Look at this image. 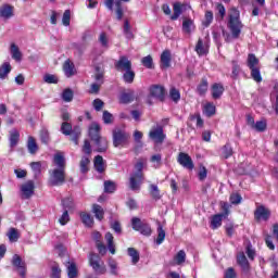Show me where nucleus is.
I'll return each mask as SVG.
<instances>
[{
	"label": "nucleus",
	"instance_id": "1",
	"mask_svg": "<svg viewBox=\"0 0 278 278\" xmlns=\"http://www.w3.org/2000/svg\"><path fill=\"white\" fill-rule=\"evenodd\" d=\"M54 166L56 168L49 170V181L51 186H62L66 181V159L62 153H56L53 157Z\"/></svg>",
	"mask_w": 278,
	"mask_h": 278
},
{
	"label": "nucleus",
	"instance_id": "2",
	"mask_svg": "<svg viewBox=\"0 0 278 278\" xmlns=\"http://www.w3.org/2000/svg\"><path fill=\"white\" fill-rule=\"evenodd\" d=\"M146 166L147 159H138V161L135 164V172H132L129 177L130 190H140V186H142V181H144V173H142V170H144Z\"/></svg>",
	"mask_w": 278,
	"mask_h": 278
},
{
	"label": "nucleus",
	"instance_id": "3",
	"mask_svg": "<svg viewBox=\"0 0 278 278\" xmlns=\"http://www.w3.org/2000/svg\"><path fill=\"white\" fill-rule=\"evenodd\" d=\"M243 27L244 25L240 21V11L236 8H231L228 12V28L232 34V38H240Z\"/></svg>",
	"mask_w": 278,
	"mask_h": 278
},
{
	"label": "nucleus",
	"instance_id": "4",
	"mask_svg": "<svg viewBox=\"0 0 278 278\" xmlns=\"http://www.w3.org/2000/svg\"><path fill=\"white\" fill-rule=\"evenodd\" d=\"M129 140V134L123 128H115L113 130V146L115 148L125 147Z\"/></svg>",
	"mask_w": 278,
	"mask_h": 278
},
{
	"label": "nucleus",
	"instance_id": "5",
	"mask_svg": "<svg viewBox=\"0 0 278 278\" xmlns=\"http://www.w3.org/2000/svg\"><path fill=\"white\" fill-rule=\"evenodd\" d=\"M131 227L135 231H140L142 236H151V226L144 222H141L138 217H134L131 219Z\"/></svg>",
	"mask_w": 278,
	"mask_h": 278
},
{
	"label": "nucleus",
	"instance_id": "6",
	"mask_svg": "<svg viewBox=\"0 0 278 278\" xmlns=\"http://www.w3.org/2000/svg\"><path fill=\"white\" fill-rule=\"evenodd\" d=\"M89 264L93 268L94 273H98L99 275H103L105 273V265L98 254H90Z\"/></svg>",
	"mask_w": 278,
	"mask_h": 278
},
{
	"label": "nucleus",
	"instance_id": "7",
	"mask_svg": "<svg viewBox=\"0 0 278 278\" xmlns=\"http://www.w3.org/2000/svg\"><path fill=\"white\" fill-rule=\"evenodd\" d=\"M150 140H153L155 144H162L166 140V135L164 134V128L162 126H156L151 128L149 132Z\"/></svg>",
	"mask_w": 278,
	"mask_h": 278
},
{
	"label": "nucleus",
	"instance_id": "8",
	"mask_svg": "<svg viewBox=\"0 0 278 278\" xmlns=\"http://www.w3.org/2000/svg\"><path fill=\"white\" fill-rule=\"evenodd\" d=\"M149 94L156 101H164L166 99V89L162 85H152L149 88Z\"/></svg>",
	"mask_w": 278,
	"mask_h": 278
},
{
	"label": "nucleus",
	"instance_id": "9",
	"mask_svg": "<svg viewBox=\"0 0 278 278\" xmlns=\"http://www.w3.org/2000/svg\"><path fill=\"white\" fill-rule=\"evenodd\" d=\"M11 264L12 266H14L15 270L21 277H25V275L27 274V265L25 264V261L21 258V255L14 254Z\"/></svg>",
	"mask_w": 278,
	"mask_h": 278
},
{
	"label": "nucleus",
	"instance_id": "10",
	"mask_svg": "<svg viewBox=\"0 0 278 278\" xmlns=\"http://www.w3.org/2000/svg\"><path fill=\"white\" fill-rule=\"evenodd\" d=\"M177 162L182 166V168H187V170H193L194 169V162L192 161V157H190V154L186 152H180L177 156Z\"/></svg>",
	"mask_w": 278,
	"mask_h": 278
},
{
	"label": "nucleus",
	"instance_id": "11",
	"mask_svg": "<svg viewBox=\"0 0 278 278\" xmlns=\"http://www.w3.org/2000/svg\"><path fill=\"white\" fill-rule=\"evenodd\" d=\"M121 1H129V0H105L104 4L109 10H114V3L116 8L117 21L123 18V7L121 5Z\"/></svg>",
	"mask_w": 278,
	"mask_h": 278
},
{
	"label": "nucleus",
	"instance_id": "12",
	"mask_svg": "<svg viewBox=\"0 0 278 278\" xmlns=\"http://www.w3.org/2000/svg\"><path fill=\"white\" fill-rule=\"evenodd\" d=\"M9 142H10V151L9 153H13L15 147L21 142V132L16 129H12L9 131Z\"/></svg>",
	"mask_w": 278,
	"mask_h": 278
},
{
	"label": "nucleus",
	"instance_id": "13",
	"mask_svg": "<svg viewBox=\"0 0 278 278\" xmlns=\"http://www.w3.org/2000/svg\"><path fill=\"white\" fill-rule=\"evenodd\" d=\"M115 68L118 73H125V71L131 70V61L127 56H121L115 63Z\"/></svg>",
	"mask_w": 278,
	"mask_h": 278
},
{
	"label": "nucleus",
	"instance_id": "14",
	"mask_svg": "<svg viewBox=\"0 0 278 278\" xmlns=\"http://www.w3.org/2000/svg\"><path fill=\"white\" fill-rule=\"evenodd\" d=\"M14 16V7L11 4H2L0 7V18L2 21H10Z\"/></svg>",
	"mask_w": 278,
	"mask_h": 278
},
{
	"label": "nucleus",
	"instance_id": "15",
	"mask_svg": "<svg viewBox=\"0 0 278 278\" xmlns=\"http://www.w3.org/2000/svg\"><path fill=\"white\" fill-rule=\"evenodd\" d=\"M254 218L256 220H268L270 218V210L264 205L258 206L254 212Z\"/></svg>",
	"mask_w": 278,
	"mask_h": 278
},
{
	"label": "nucleus",
	"instance_id": "16",
	"mask_svg": "<svg viewBox=\"0 0 278 278\" xmlns=\"http://www.w3.org/2000/svg\"><path fill=\"white\" fill-rule=\"evenodd\" d=\"M22 194L24 199H29L34 194V181L28 180L26 184L22 185Z\"/></svg>",
	"mask_w": 278,
	"mask_h": 278
},
{
	"label": "nucleus",
	"instance_id": "17",
	"mask_svg": "<svg viewBox=\"0 0 278 278\" xmlns=\"http://www.w3.org/2000/svg\"><path fill=\"white\" fill-rule=\"evenodd\" d=\"M63 73L65 74V77H73V75H75V64L72 63L71 60H66L63 63Z\"/></svg>",
	"mask_w": 278,
	"mask_h": 278
},
{
	"label": "nucleus",
	"instance_id": "18",
	"mask_svg": "<svg viewBox=\"0 0 278 278\" xmlns=\"http://www.w3.org/2000/svg\"><path fill=\"white\" fill-rule=\"evenodd\" d=\"M172 55L169 50L163 51L161 54V66L162 68H170Z\"/></svg>",
	"mask_w": 278,
	"mask_h": 278
},
{
	"label": "nucleus",
	"instance_id": "19",
	"mask_svg": "<svg viewBox=\"0 0 278 278\" xmlns=\"http://www.w3.org/2000/svg\"><path fill=\"white\" fill-rule=\"evenodd\" d=\"M99 131H101V126L99 124H91L89 127V136L91 140L97 141L101 138V135H99Z\"/></svg>",
	"mask_w": 278,
	"mask_h": 278
},
{
	"label": "nucleus",
	"instance_id": "20",
	"mask_svg": "<svg viewBox=\"0 0 278 278\" xmlns=\"http://www.w3.org/2000/svg\"><path fill=\"white\" fill-rule=\"evenodd\" d=\"M93 166L98 173H105V161L103 156L97 155L93 160Z\"/></svg>",
	"mask_w": 278,
	"mask_h": 278
},
{
	"label": "nucleus",
	"instance_id": "21",
	"mask_svg": "<svg viewBox=\"0 0 278 278\" xmlns=\"http://www.w3.org/2000/svg\"><path fill=\"white\" fill-rule=\"evenodd\" d=\"M94 144L97 147L96 151L98 153H105V151H108V139H105L104 137H100V139H97L94 141Z\"/></svg>",
	"mask_w": 278,
	"mask_h": 278
},
{
	"label": "nucleus",
	"instance_id": "22",
	"mask_svg": "<svg viewBox=\"0 0 278 278\" xmlns=\"http://www.w3.org/2000/svg\"><path fill=\"white\" fill-rule=\"evenodd\" d=\"M89 166H90V156H88V155L81 156L80 162H79V168H80V173H83V175H86V173H88V170H90Z\"/></svg>",
	"mask_w": 278,
	"mask_h": 278
},
{
	"label": "nucleus",
	"instance_id": "23",
	"mask_svg": "<svg viewBox=\"0 0 278 278\" xmlns=\"http://www.w3.org/2000/svg\"><path fill=\"white\" fill-rule=\"evenodd\" d=\"M27 149L30 155H36V153H38V143L36 142V139L31 136H29L27 140Z\"/></svg>",
	"mask_w": 278,
	"mask_h": 278
},
{
	"label": "nucleus",
	"instance_id": "24",
	"mask_svg": "<svg viewBox=\"0 0 278 278\" xmlns=\"http://www.w3.org/2000/svg\"><path fill=\"white\" fill-rule=\"evenodd\" d=\"M11 56L15 62H21L23 60V52H21V49H18L16 43L11 45Z\"/></svg>",
	"mask_w": 278,
	"mask_h": 278
},
{
	"label": "nucleus",
	"instance_id": "25",
	"mask_svg": "<svg viewBox=\"0 0 278 278\" xmlns=\"http://www.w3.org/2000/svg\"><path fill=\"white\" fill-rule=\"evenodd\" d=\"M225 92V87L220 84H214L212 86V97L213 99H220L223 97V93Z\"/></svg>",
	"mask_w": 278,
	"mask_h": 278
},
{
	"label": "nucleus",
	"instance_id": "26",
	"mask_svg": "<svg viewBox=\"0 0 278 278\" xmlns=\"http://www.w3.org/2000/svg\"><path fill=\"white\" fill-rule=\"evenodd\" d=\"M223 218H225V214L213 215L211 219V229H218V227L223 225Z\"/></svg>",
	"mask_w": 278,
	"mask_h": 278
},
{
	"label": "nucleus",
	"instance_id": "27",
	"mask_svg": "<svg viewBox=\"0 0 278 278\" xmlns=\"http://www.w3.org/2000/svg\"><path fill=\"white\" fill-rule=\"evenodd\" d=\"M182 31L185 34H192V31H194V21L191 18H185L182 21Z\"/></svg>",
	"mask_w": 278,
	"mask_h": 278
},
{
	"label": "nucleus",
	"instance_id": "28",
	"mask_svg": "<svg viewBox=\"0 0 278 278\" xmlns=\"http://www.w3.org/2000/svg\"><path fill=\"white\" fill-rule=\"evenodd\" d=\"M104 239L106 240L108 249L112 255L116 253V248L114 245V236H112L111 232H106L104 236Z\"/></svg>",
	"mask_w": 278,
	"mask_h": 278
},
{
	"label": "nucleus",
	"instance_id": "29",
	"mask_svg": "<svg viewBox=\"0 0 278 278\" xmlns=\"http://www.w3.org/2000/svg\"><path fill=\"white\" fill-rule=\"evenodd\" d=\"M195 53H198V55H207V42H203V39H199L195 46Z\"/></svg>",
	"mask_w": 278,
	"mask_h": 278
},
{
	"label": "nucleus",
	"instance_id": "30",
	"mask_svg": "<svg viewBox=\"0 0 278 278\" xmlns=\"http://www.w3.org/2000/svg\"><path fill=\"white\" fill-rule=\"evenodd\" d=\"M12 72V65L5 62L0 67V79H8V75Z\"/></svg>",
	"mask_w": 278,
	"mask_h": 278
},
{
	"label": "nucleus",
	"instance_id": "31",
	"mask_svg": "<svg viewBox=\"0 0 278 278\" xmlns=\"http://www.w3.org/2000/svg\"><path fill=\"white\" fill-rule=\"evenodd\" d=\"M237 262L239 266H241L242 270H244L245 273L249 271V260H247V256L244 255V253H240L237 256Z\"/></svg>",
	"mask_w": 278,
	"mask_h": 278
},
{
	"label": "nucleus",
	"instance_id": "32",
	"mask_svg": "<svg viewBox=\"0 0 278 278\" xmlns=\"http://www.w3.org/2000/svg\"><path fill=\"white\" fill-rule=\"evenodd\" d=\"M83 42L81 43H75L74 48L78 53H84L86 51V47H88V43L86 40H88V33H85L81 37Z\"/></svg>",
	"mask_w": 278,
	"mask_h": 278
},
{
	"label": "nucleus",
	"instance_id": "33",
	"mask_svg": "<svg viewBox=\"0 0 278 278\" xmlns=\"http://www.w3.org/2000/svg\"><path fill=\"white\" fill-rule=\"evenodd\" d=\"M134 99H136V94L131 90L122 93L119 97L121 103H131V101H134Z\"/></svg>",
	"mask_w": 278,
	"mask_h": 278
},
{
	"label": "nucleus",
	"instance_id": "34",
	"mask_svg": "<svg viewBox=\"0 0 278 278\" xmlns=\"http://www.w3.org/2000/svg\"><path fill=\"white\" fill-rule=\"evenodd\" d=\"M123 79L125 84H134V79H136V73L130 68L123 72Z\"/></svg>",
	"mask_w": 278,
	"mask_h": 278
},
{
	"label": "nucleus",
	"instance_id": "35",
	"mask_svg": "<svg viewBox=\"0 0 278 278\" xmlns=\"http://www.w3.org/2000/svg\"><path fill=\"white\" fill-rule=\"evenodd\" d=\"M128 255L131 257L132 264H138L140 262V253L135 248H128Z\"/></svg>",
	"mask_w": 278,
	"mask_h": 278
},
{
	"label": "nucleus",
	"instance_id": "36",
	"mask_svg": "<svg viewBox=\"0 0 278 278\" xmlns=\"http://www.w3.org/2000/svg\"><path fill=\"white\" fill-rule=\"evenodd\" d=\"M80 218L84 225L87 227H92L94 225V218H92V216H90L88 213H81Z\"/></svg>",
	"mask_w": 278,
	"mask_h": 278
},
{
	"label": "nucleus",
	"instance_id": "37",
	"mask_svg": "<svg viewBox=\"0 0 278 278\" xmlns=\"http://www.w3.org/2000/svg\"><path fill=\"white\" fill-rule=\"evenodd\" d=\"M39 137L42 144H49V142H51V137L49 136V130L47 128H42L39 131Z\"/></svg>",
	"mask_w": 278,
	"mask_h": 278
},
{
	"label": "nucleus",
	"instance_id": "38",
	"mask_svg": "<svg viewBox=\"0 0 278 278\" xmlns=\"http://www.w3.org/2000/svg\"><path fill=\"white\" fill-rule=\"evenodd\" d=\"M67 276L68 278L77 277V265L74 262L67 263Z\"/></svg>",
	"mask_w": 278,
	"mask_h": 278
},
{
	"label": "nucleus",
	"instance_id": "39",
	"mask_svg": "<svg viewBox=\"0 0 278 278\" xmlns=\"http://www.w3.org/2000/svg\"><path fill=\"white\" fill-rule=\"evenodd\" d=\"M92 212L98 220H101L105 214L103 207H101L99 204H93Z\"/></svg>",
	"mask_w": 278,
	"mask_h": 278
},
{
	"label": "nucleus",
	"instance_id": "40",
	"mask_svg": "<svg viewBox=\"0 0 278 278\" xmlns=\"http://www.w3.org/2000/svg\"><path fill=\"white\" fill-rule=\"evenodd\" d=\"M182 5L179 2L174 3V14L170 16L172 21H177L181 16Z\"/></svg>",
	"mask_w": 278,
	"mask_h": 278
},
{
	"label": "nucleus",
	"instance_id": "41",
	"mask_svg": "<svg viewBox=\"0 0 278 278\" xmlns=\"http://www.w3.org/2000/svg\"><path fill=\"white\" fill-rule=\"evenodd\" d=\"M169 98L172 99V101H174V103H179V100L181 99V93L178 91L177 88L172 87L169 89Z\"/></svg>",
	"mask_w": 278,
	"mask_h": 278
},
{
	"label": "nucleus",
	"instance_id": "42",
	"mask_svg": "<svg viewBox=\"0 0 278 278\" xmlns=\"http://www.w3.org/2000/svg\"><path fill=\"white\" fill-rule=\"evenodd\" d=\"M105 74V72L103 71V68L96 66V73L93 75V79L98 83V84H102L103 85V75Z\"/></svg>",
	"mask_w": 278,
	"mask_h": 278
},
{
	"label": "nucleus",
	"instance_id": "43",
	"mask_svg": "<svg viewBox=\"0 0 278 278\" xmlns=\"http://www.w3.org/2000/svg\"><path fill=\"white\" fill-rule=\"evenodd\" d=\"M251 71V77L256 84H261L262 81V73L260 72V67H253Z\"/></svg>",
	"mask_w": 278,
	"mask_h": 278
},
{
	"label": "nucleus",
	"instance_id": "44",
	"mask_svg": "<svg viewBox=\"0 0 278 278\" xmlns=\"http://www.w3.org/2000/svg\"><path fill=\"white\" fill-rule=\"evenodd\" d=\"M164 240H166V231L164 230V228H162V225L159 224L156 244H162Z\"/></svg>",
	"mask_w": 278,
	"mask_h": 278
},
{
	"label": "nucleus",
	"instance_id": "45",
	"mask_svg": "<svg viewBox=\"0 0 278 278\" xmlns=\"http://www.w3.org/2000/svg\"><path fill=\"white\" fill-rule=\"evenodd\" d=\"M257 64H260V60L255 54H249L248 55V66L249 68H257Z\"/></svg>",
	"mask_w": 278,
	"mask_h": 278
},
{
	"label": "nucleus",
	"instance_id": "46",
	"mask_svg": "<svg viewBox=\"0 0 278 278\" xmlns=\"http://www.w3.org/2000/svg\"><path fill=\"white\" fill-rule=\"evenodd\" d=\"M204 114L208 117L214 116L216 114V106L213 103H206L204 105Z\"/></svg>",
	"mask_w": 278,
	"mask_h": 278
},
{
	"label": "nucleus",
	"instance_id": "47",
	"mask_svg": "<svg viewBox=\"0 0 278 278\" xmlns=\"http://www.w3.org/2000/svg\"><path fill=\"white\" fill-rule=\"evenodd\" d=\"M222 155L223 157H225V160H229V157L233 155V149L231 148V146H224L222 149Z\"/></svg>",
	"mask_w": 278,
	"mask_h": 278
},
{
	"label": "nucleus",
	"instance_id": "48",
	"mask_svg": "<svg viewBox=\"0 0 278 278\" xmlns=\"http://www.w3.org/2000/svg\"><path fill=\"white\" fill-rule=\"evenodd\" d=\"M7 236L10 240V242H17L18 238H20L18 230H16L15 228H10Z\"/></svg>",
	"mask_w": 278,
	"mask_h": 278
},
{
	"label": "nucleus",
	"instance_id": "49",
	"mask_svg": "<svg viewBox=\"0 0 278 278\" xmlns=\"http://www.w3.org/2000/svg\"><path fill=\"white\" fill-rule=\"evenodd\" d=\"M124 35L128 40L134 38V33H131V26L129 25V21L125 20L124 22Z\"/></svg>",
	"mask_w": 278,
	"mask_h": 278
},
{
	"label": "nucleus",
	"instance_id": "50",
	"mask_svg": "<svg viewBox=\"0 0 278 278\" xmlns=\"http://www.w3.org/2000/svg\"><path fill=\"white\" fill-rule=\"evenodd\" d=\"M150 194L152 199H155V201L162 199V195H160V188H157V185H150Z\"/></svg>",
	"mask_w": 278,
	"mask_h": 278
},
{
	"label": "nucleus",
	"instance_id": "51",
	"mask_svg": "<svg viewBox=\"0 0 278 278\" xmlns=\"http://www.w3.org/2000/svg\"><path fill=\"white\" fill-rule=\"evenodd\" d=\"M61 131L64 136H71L73 134V126L68 122H64L61 125Z\"/></svg>",
	"mask_w": 278,
	"mask_h": 278
},
{
	"label": "nucleus",
	"instance_id": "52",
	"mask_svg": "<svg viewBox=\"0 0 278 278\" xmlns=\"http://www.w3.org/2000/svg\"><path fill=\"white\" fill-rule=\"evenodd\" d=\"M213 21H214V13L212 11H206L204 15L203 26L210 27Z\"/></svg>",
	"mask_w": 278,
	"mask_h": 278
},
{
	"label": "nucleus",
	"instance_id": "53",
	"mask_svg": "<svg viewBox=\"0 0 278 278\" xmlns=\"http://www.w3.org/2000/svg\"><path fill=\"white\" fill-rule=\"evenodd\" d=\"M73 97H74V93L71 89L67 88L63 90L62 99L63 101H65V103H71V101H73Z\"/></svg>",
	"mask_w": 278,
	"mask_h": 278
},
{
	"label": "nucleus",
	"instance_id": "54",
	"mask_svg": "<svg viewBox=\"0 0 278 278\" xmlns=\"http://www.w3.org/2000/svg\"><path fill=\"white\" fill-rule=\"evenodd\" d=\"M176 264L179 266L186 262V252L184 250H180L174 257Z\"/></svg>",
	"mask_w": 278,
	"mask_h": 278
},
{
	"label": "nucleus",
	"instance_id": "55",
	"mask_svg": "<svg viewBox=\"0 0 278 278\" xmlns=\"http://www.w3.org/2000/svg\"><path fill=\"white\" fill-rule=\"evenodd\" d=\"M98 40H99L101 47H103V49H109L110 43H109V39H108V34L101 33Z\"/></svg>",
	"mask_w": 278,
	"mask_h": 278
},
{
	"label": "nucleus",
	"instance_id": "56",
	"mask_svg": "<svg viewBox=\"0 0 278 278\" xmlns=\"http://www.w3.org/2000/svg\"><path fill=\"white\" fill-rule=\"evenodd\" d=\"M215 10L217 11V14L220 21H223V18H225V14H227V10L225 9V5H223V3H216Z\"/></svg>",
	"mask_w": 278,
	"mask_h": 278
},
{
	"label": "nucleus",
	"instance_id": "57",
	"mask_svg": "<svg viewBox=\"0 0 278 278\" xmlns=\"http://www.w3.org/2000/svg\"><path fill=\"white\" fill-rule=\"evenodd\" d=\"M267 127V124H266V119H262V121H258L254 124V127L252 129H254L255 131H264Z\"/></svg>",
	"mask_w": 278,
	"mask_h": 278
},
{
	"label": "nucleus",
	"instance_id": "58",
	"mask_svg": "<svg viewBox=\"0 0 278 278\" xmlns=\"http://www.w3.org/2000/svg\"><path fill=\"white\" fill-rule=\"evenodd\" d=\"M240 65L238 64V61H232V73L231 78L237 79L240 75Z\"/></svg>",
	"mask_w": 278,
	"mask_h": 278
},
{
	"label": "nucleus",
	"instance_id": "59",
	"mask_svg": "<svg viewBox=\"0 0 278 278\" xmlns=\"http://www.w3.org/2000/svg\"><path fill=\"white\" fill-rule=\"evenodd\" d=\"M30 167H31V170L34 172V174L36 176L40 175L41 170H42V163L40 162H31L30 163Z\"/></svg>",
	"mask_w": 278,
	"mask_h": 278
},
{
	"label": "nucleus",
	"instance_id": "60",
	"mask_svg": "<svg viewBox=\"0 0 278 278\" xmlns=\"http://www.w3.org/2000/svg\"><path fill=\"white\" fill-rule=\"evenodd\" d=\"M207 86H208L207 79H202V81L198 86L199 94H201V96L205 94V92H207Z\"/></svg>",
	"mask_w": 278,
	"mask_h": 278
},
{
	"label": "nucleus",
	"instance_id": "61",
	"mask_svg": "<svg viewBox=\"0 0 278 278\" xmlns=\"http://www.w3.org/2000/svg\"><path fill=\"white\" fill-rule=\"evenodd\" d=\"M62 24L64 27H68V25H71V10H65L63 13Z\"/></svg>",
	"mask_w": 278,
	"mask_h": 278
},
{
	"label": "nucleus",
	"instance_id": "62",
	"mask_svg": "<svg viewBox=\"0 0 278 278\" xmlns=\"http://www.w3.org/2000/svg\"><path fill=\"white\" fill-rule=\"evenodd\" d=\"M141 63L146 68H153V58L151 55L142 58Z\"/></svg>",
	"mask_w": 278,
	"mask_h": 278
},
{
	"label": "nucleus",
	"instance_id": "63",
	"mask_svg": "<svg viewBox=\"0 0 278 278\" xmlns=\"http://www.w3.org/2000/svg\"><path fill=\"white\" fill-rule=\"evenodd\" d=\"M224 278H238V274L233 267H229L225 270Z\"/></svg>",
	"mask_w": 278,
	"mask_h": 278
},
{
	"label": "nucleus",
	"instance_id": "64",
	"mask_svg": "<svg viewBox=\"0 0 278 278\" xmlns=\"http://www.w3.org/2000/svg\"><path fill=\"white\" fill-rule=\"evenodd\" d=\"M62 269H60V266L54 265L52 266L50 278H61Z\"/></svg>",
	"mask_w": 278,
	"mask_h": 278
}]
</instances>
